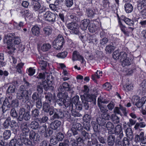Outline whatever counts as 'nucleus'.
<instances>
[{"label": "nucleus", "instance_id": "1", "mask_svg": "<svg viewBox=\"0 0 146 146\" xmlns=\"http://www.w3.org/2000/svg\"><path fill=\"white\" fill-rule=\"evenodd\" d=\"M4 40L8 45L7 48L10 49L12 52H13L15 49L14 45L12 43V40L13 41L14 43L15 44H19L21 41L19 37L18 36H15L14 33L8 34L5 36Z\"/></svg>", "mask_w": 146, "mask_h": 146}, {"label": "nucleus", "instance_id": "2", "mask_svg": "<svg viewBox=\"0 0 146 146\" xmlns=\"http://www.w3.org/2000/svg\"><path fill=\"white\" fill-rule=\"evenodd\" d=\"M17 98L23 103H25L29 99V91L21 86L16 94Z\"/></svg>", "mask_w": 146, "mask_h": 146}, {"label": "nucleus", "instance_id": "3", "mask_svg": "<svg viewBox=\"0 0 146 146\" xmlns=\"http://www.w3.org/2000/svg\"><path fill=\"white\" fill-rule=\"evenodd\" d=\"M64 42L63 37L61 35H59L55 39L52 43V46L55 49H61Z\"/></svg>", "mask_w": 146, "mask_h": 146}, {"label": "nucleus", "instance_id": "4", "mask_svg": "<svg viewBox=\"0 0 146 146\" xmlns=\"http://www.w3.org/2000/svg\"><path fill=\"white\" fill-rule=\"evenodd\" d=\"M22 133L21 134V137L22 138H28L30 130L27 122L22 123L21 126Z\"/></svg>", "mask_w": 146, "mask_h": 146}, {"label": "nucleus", "instance_id": "5", "mask_svg": "<svg viewBox=\"0 0 146 146\" xmlns=\"http://www.w3.org/2000/svg\"><path fill=\"white\" fill-rule=\"evenodd\" d=\"M132 101L135 102V105L138 108H140L144 106V104H146V97H142L141 99H137V97H135L132 100Z\"/></svg>", "mask_w": 146, "mask_h": 146}, {"label": "nucleus", "instance_id": "6", "mask_svg": "<svg viewBox=\"0 0 146 146\" xmlns=\"http://www.w3.org/2000/svg\"><path fill=\"white\" fill-rule=\"evenodd\" d=\"M119 27L121 31L125 35L127 36H129L130 33L133 31L134 28L131 27H126L121 23L120 24Z\"/></svg>", "mask_w": 146, "mask_h": 146}, {"label": "nucleus", "instance_id": "7", "mask_svg": "<svg viewBox=\"0 0 146 146\" xmlns=\"http://www.w3.org/2000/svg\"><path fill=\"white\" fill-rule=\"evenodd\" d=\"M68 28L72 30V32L74 34H77L79 32V26L75 23H71L68 25Z\"/></svg>", "mask_w": 146, "mask_h": 146}, {"label": "nucleus", "instance_id": "8", "mask_svg": "<svg viewBox=\"0 0 146 146\" xmlns=\"http://www.w3.org/2000/svg\"><path fill=\"white\" fill-rule=\"evenodd\" d=\"M44 16L46 21L50 22H54L56 18L55 15L50 12H46Z\"/></svg>", "mask_w": 146, "mask_h": 146}, {"label": "nucleus", "instance_id": "9", "mask_svg": "<svg viewBox=\"0 0 146 146\" xmlns=\"http://www.w3.org/2000/svg\"><path fill=\"white\" fill-rule=\"evenodd\" d=\"M83 96L85 97V100L86 101L88 102H92L94 104H96V97L94 95L84 94L83 95L80 96V98Z\"/></svg>", "mask_w": 146, "mask_h": 146}, {"label": "nucleus", "instance_id": "10", "mask_svg": "<svg viewBox=\"0 0 146 146\" xmlns=\"http://www.w3.org/2000/svg\"><path fill=\"white\" fill-rule=\"evenodd\" d=\"M58 90L59 92H62L65 90L70 91L71 90V88L68 83L64 82L63 83L62 86H60Z\"/></svg>", "mask_w": 146, "mask_h": 146}, {"label": "nucleus", "instance_id": "11", "mask_svg": "<svg viewBox=\"0 0 146 146\" xmlns=\"http://www.w3.org/2000/svg\"><path fill=\"white\" fill-rule=\"evenodd\" d=\"M20 138H18L17 141L18 142V144L20 145L22 144L23 142L26 145H32V142L30 140L27 139V138H22L21 137V134L19 136Z\"/></svg>", "mask_w": 146, "mask_h": 146}, {"label": "nucleus", "instance_id": "12", "mask_svg": "<svg viewBox=\"0 0 146 146\" xmlns=\"http://www.w3.org/2000/svg\"><path fill=\"white\" fill-rule=\"evenodd\" d=\"M29 137L30 139L33 140L34 141H38L40 140V136L38 133L33 131L30 132Z\"/></svg>", "mask_w": 146, "mask_h": 146}, {"label": "nucleus", "instance_id": "13", "mask_svg": "<svg viewBox=\"0 0 146 146\" xmlns=\"http://www.w3.org/2000/svg\"><path fill=\"white\" fill-rule=\"evenodd\" d=\"M90 23V20L88 19H85L82 21L80 25L81 29L83 30H86Z\"/></svg>", "mask_w": 146, "mask_h": 146}, {"label": "nucleus", "instance_id": "14", "mask_svg": "<svg viewBox=\"0 0 146 146\" xmlns=\"http://www.w3.org/2000/svg\"><path fill=\"white\" fill-rule=\"evenodd\" d=\"M54 114L52 116L54 119H59L62 118L64 117V114L60 109H55Z\"/></svg>", "mask_w": 146, "mask_h": 146}, {"label": "nucleus", "instance_id": "15", "mask_svg": "<svg viewBox=\"0 0 146 146\" xmlns=\"http://www.w3.org/2000/svg\"><path fill=\"white\" fill-rule=\"evenodd\" d=\"M10 127L13 132L15 134L17 133L19 129V125L14 120L11 121Z\"/></svg>", "mask_w": 146, "mask_h": 146}, {"label": "nucleus", "instance_id": "16", "mask_svg": "<svg viewBox=\"0 0 146 146\" xmlns=\"http://www.w3.org/2000/svg\"><path fill=\"white\" fill-rule=\"evenodd\" d=\"M61 122L58 120H55L52 122L50 125V127L53 130H56L61 125Z\"/></svg>", "mask_w": 146, "mask_h": 146}, {"label": "nucleus", "instance_id": "17", "mask_svg": "<svg viewBox=\"0 0 146 146\" xmlns=\"http://www.w3.org/2000/svg\"><path fill=\"white\" fill-rule=\"evenodd\" d=\"M10 106L9 101L8 99H6L3 102L2 108L3 112L9 110Z\"/></svg>", "mask_w": 146, "mask_h": 146}, {"label": "nucleus", "instance_id": "18", "mask_svg": "<svg viewBox=\"0 0 146 146\" xmlns=\"http://www.w3.org/2000/svg\"><path fill=\"white\" fill-rule=\"evenodd\" d=\"M51 48V45L49 43L43 44L40 47V50L44 52L48 51Z\"/></svg>", "mask_w": 146, "mask_h": 146}, {"label": "nucleus", "instance_id": "19", "mask_svg": "<svg viewBox=\"0 0 146 146\" xmlns=\"http://www.w3.org/2000/svg\"><path fill=\"white\" fill-rule=\"evenodd\" d=\"M83 57L80 55L79 53L77 51H74L72 54V60L75 61L77 60H83Z\"/></svg>", "mask_w": 146, "mask_h": 146}, {"label": "nucleus", "instance_id": "20", "mask_svg": "<svg viewBox=\"0 0 146 146\" xmlns=\"http://www.w3.org/2000/svg\"><path fill=\"white\" fill-rule=\"evenodd\" d=\"M115 136L114 135H109L107 138L108 145L109 146H113L115 142Z\"/></svg>", "mask_w": 146, "mask_h": 146}, {"label": "nucleus", "instance_id": "21", "mask_svg": "<svg viewBox=\"0 0 146 146\" xmlns=\"http://www.w3.org/2000/svg\"><path fill=\"white\" fill-rule=\"evenodd\" d=\"M44 59V57L41 56L40 58H39L38 62L41 69L43 70L45 69L47 65L46 62L45 61Z\"/></svg>", "mask_w": 146, "mask_h": 146}, {"label": "nucleus", "instance_id": "22", "mask_svg": "<svg viewBox=\"0 0 146 146\" xmlns=\"http://www.w3.org/2000/svg\"><path fill=\"white\" fill-rule=\"evenodd\" d=\"M106 127L109 131L108 133L110 134H113V132L112 131V129L114 128V126L112 123L110 122H107L106 125Z\"/></svg>", "mask_w": 146, "mask_h": 146}, {"label": "nucleus", "instance_id": "23", "mask_svg": "<svg viewBox=\"0 0 146 146\" xmlns=\"http://www.w3.org/2000/svg\"><path fill=\"white\" fill-rule=\"evenodd\" d=\"M125 10L127 13H129L132 12L133 9V6L132 4L129 3H127L124 6Z\"/></svg>", "mask_w": 146, "mask_h": 146}, {"label": "nucleus", "instance_id": "24", "mask_svg": "<svg viewBox=\"0 0 146 146\" xmlns=\"http://www.w3.org/2000/svg\"><path fill=\"white\" fill-rule=\"evenodd\" d=\"M96 122L99 125H104L106 123V120L102 117L98 116L96 119Z\"/></svg>", "mask_w": 146, "mask_h": 146}, {"label": "nucleus", "instance_id": "25", "mask_svg": "<svg viewBox=\"0 0 146 146\" xmlns=\"http://www.w3.org/2000/svg\"><path fill=\"white\" fill-rule=\"evenodd\" d=\"M125 132L127 138H129L130 140H132L133 139V135L132 131L131 128H127Z\"/></svg>", "mask_w": 146, "mask_h": 146}, {"label": "nucleus", "instance_id": "26", "mask_svg": "<svg viewBox=\"0 0 146 146\" xmlns=\"http://www.w3.org/2000/svg\"><path fill=\"white\" fill-rule=\"evenodd\" d=\"M33 34L35 36H38L40 34V29L37 26H35L31 29Z\"/></svg>", "mask_w": 146, "mask_h": 146}, {"label": "nucleus", "instance_id": "27", "mask_svg": "<svg viewBox=\"0 0 146 146\" xmlns=\"http://www.w3.org/2000/svg\"><path fill=\"white\" fill-rule=\"evenodd\" d=\"M66 108L69 107V109H73V103H72L70 100L68 99L65 100L64 99V104Z\"/></svg>", "mask_w": 146, "mask_h": 146}, {"label": "nucleus", "instance_id": "28", "mask_svg": "<svg viewBox=\"0 0 146 146\" xmlns=\"http://www.w3.org/2000/svg\"><path fill=\"white\" fill-rule=\"evenodd\" d=\"M30 126L32 129L36 130L38 128L39 124L37 121H33L31 122Z\"/></svg>", "mask_w": 146, "mask_h": 146}, {"label": "nucleus", "instance_id": "29", "mask_svg": "<svg viewBox=\"0 0 146 146\" xmlns=\"http://www.w3.org/2000/svg\"><path fill=\"white\" fill-rule=\"evenodd\" d=\"M98 29V27L93 23H91L88 27L89 31L92 33H95L97 31Z\"/></svg>", "mask_w": 146, "mask_h": 146}, {"label": "nucleus", "instance_id": "30", "mask_svg": "<svg viewBox=\"0 0 146 146\" xmlns=\"http://www.w3.org/2000/svg\"><path fill=\"white\" fill-rule=\"evenodd\" d=\"M122 61L121 65L123 67L129 65L131 64V60L128 57H127L126 59L123 60Z\"/></svg>", "mask_w": 146, "mask_h": 146}, {"label": "nucleus", "instance_id": "31", "mask_svg": "<svg viewBox=\"0 0 146 146\" xmlns=\"http://www.w3.org/2000/svg\"><path fill=\"white\" fill-rule=\"evenodd\" d=\"M39 110L37 109H35L32 111V115L34 119H36L38 118L39 115Z\"/></svg>", "mask_w": 146, "mask_h": 146}, {"label": "nucleus", "instance_id": "32", "mask_svg": "<svg viewBox=\"0 0 146 146\" xmlns=\"http://www.w3.org/2000/svg\"><path fill=\"white\" fill-rule=\"evenodd\" d=\"M95 10L91 9H88L86 10V13L89 17H93L95 14Z\"/></svg>", "mask_w": 146, "mask_h": 146}, {"label": "nucleus", "instance_id": "33", "mask_svg": "<svg viewBox=\"0 0 146 146\" xmlns=\"http://www.w3.org/2000/svg\"><path fill=\"white\" fill-rule=\"evenodd\" d=\"M52 29L50 27H46L43 29L44 34L46 35H50L52 32Z\"/></svg>", "mask_w": 146, "mask_h": 146}, {"label": "nucleus", "instance_id": "34", "mask_svg": "<svg viewBox=\"0 0 146 146\" xmlns=\"http://www.w3.org/2000/svg\"><path fill=\"white\" fill-rule=\"evenodd\" d=\"M51 108L48 102H45L43 104V109L45 112L47 113L48 112Z\"/></svg>", "mask_w": 146, "mask_h": 146}, {"label": "nucleus", "instance_id": "35", "mask_svg": "<svg viewBox=\"0 0 146 146\" xmlns=\"http://www.w3.org/2000/svg\"><path fill=\"white\" fill-rule=\"evenodd\" d=\"M38 131L40 133H43L46 129L47 126L45 124H40L39 127Z\"/></svg>", "mask_w": 146, "mask_h": 146}, {"label": "nucleus", "instance_id": "36", "mask_svg": "<svg viewBox=\"0 0 146 146\" xmlns=\"http://www.w3.org/2000/svg\"><path fill=\"white\" fill-rule=\"evenodd\" d=\"M73 129H75L78 130H81L82 128V127L81 125L79 123H74L72 125V127Z\"/></svg>", "mask_w": 146, "mask_h": 146}, {"label": "nucleus", "instance_id": "37", "mask_svg": "<svg viewBox=\"0 0 146 146\" xmlns=\"http://www.w3.org/2000/svg\"><path fill=\"white\" fill-rule=\"evenodd\" d=\"M146 124L144 122H140L137 123L135 125L134 128L137 129L139 128H143L145 127Z\"/></svg>", "mask_w": 146, "mask_h": 146}, {"label": "nucleus", "instance_id": "38", "mask_svg": "<svg viewBox=\"0 0 146 146\" xmlns=\"http://www.w3.org/2000/svg\"><path fill=\"white\" fill-rule=\"evenodd\" d=\"M43 83L39 82L38 84L36 86V90L39 93H41L43 92Z\"/></svg>", "mask_w": 146, "mask_h": 146}, {"label": "nucleus", "instance_id": "39", "mask_svg": "<svg viewBox=\"0 0 146 146\" xmlns=\"http://www.w3.org/2000/svg\"><path fill=\"white\" fill-rule=\"evenodd\" d=\"M115 134V135H116L115 138L116 142L118 143L121 142V139L123 137V132Z\"/></svg>", "mask_w": 146, "mask_h": 146}, {"label": "nucleus", "instance_id": "40", "mask_svg": "<svg viewBox=\"0 0 146 146\" xmlns=\"http://www.w3.org/2000/svg\"><path fill=\"white\" fill-rule=\"evenodd\" d=\"M6 63L4 61V55L3 53L0 54V67H3L5 66Z\"/></svg>", "mask_w": 146, "mask_h": 146}, {"label": "nucleus", "instance_id": "41", "mask_svg": "<svg viewBox=\"0 0 146 146\" xmlns=\"http://www.w3.org/2000/svg\"><path fill=\"white\" fill-rule=\"evenodd\" d=\"M13 25L15 29L19 30L24 26V23L22 22H20L19 23L15 22Z\"/></svg>", "mask_w": 146, "mask_h": 146}, {"label": "nucleus", "instance_id": "42", "mask_svg": "<svg viewBox=\"0 0 146 146\" xmlns=\"http://www.w3.org/2000/svg\"><path fill=\"white\" fill-rule=\"evenodd\" d=\"M44 133L45 137H49L52 134L53 131L50 128H48Z\"/></svg>", "mask_w": 146, "mask_h": 146}, {"label": "nucleus", "instance_id": "43", "mask_svg": "<svg viewBox=\"0 0 146 146\" xmlns=\"http://www.w3.org/2000/svg\"><path fill=\"white\" fill-rule=\"evenodd\" d=\"M81 98L83 103V108L85 110H88L89 107L88 102L85 100V97L84 96H82Z\"/></svg>", "mask_w": 146, "mask_h": 146}, {"label": "nucleus", "instance_id": "44", "mask_svg": "<svg viewBox=\"0 0 146 146\" xmlns=\"http://www.w3.org/2000/svg\"><path fill=\"white\" fill-rule=\"evenodd\" d=\"M110 119L115 123H117L119 121V118L115 114H112L111 116Z\"/></svg>", "mask_w": 146, "mask_h": 146}, {"label": "nucleus", "instance_id": "45", "mask_svg": "<svg viewBox=\"0 0 146 146\" xmlns=\"http://www.w3.org/2000/svg\"><path fill=\"white\" fill-rule=\"evenodd\" d=\"M11 121V118L10 117H8L5 121L3 123V126L5 128H8L10 125Z\"/></svg>", "mask_w": 146, "mask_h": 146}, {"label": "nucleus", "instance_id": "46", "mask_svg": "<svg viewBox=\"0 0 146 146\" xmlns=\"http://www.w3.org/2000/svg\"><path fill=\"white\" fill-rule=\"evenodd\" d=\"M11 132L9 130H6L3 133V137L5 139H9L11 135Z\"/></svg>", "mask_w": 146, "mask_h": 146}, {"label": "nucleus", "instance_id": "47", "mask_svg": "<svg viewBox=\"0 0 146 146\" xmlns=\"http://www.w3.org/2000/svg\"><path fill=\"white\" fill-rule=\"evenodd\" d=\"M15 86L12 84L8 87L7 90V92L8 93H14L15 92Z\"/></svg>", "mask_w": 146, "mask_h": 146}, {"label": "nucleus", "instance_id": "48", "mask_svg": "<svg viewBox=\"0 0 146 146\" xmlns=\"http://www.w3.org/2000/svg\"><path fill=\"white\" fill-rule=\"evenodd\" d=\"M129 138L127 137H124L122 141V144L123 146H129L130 143Z\"/></svg>", "mask_w": 146, "mask_h": 146}, {"label": "nucleus", "instance_id": "49", "mask_svg": "<svg viewBox=\"0 0 146 146\" xmlns=\"http://www.w3.org/2000/svg\"><path fill=\"white\" fill-rule=\"evenodd\" d=\"M10 115L13 118H17V113L14 108L11 109L10 112Z\"/></svg>", "mask_w": 146, "mask_h": 146}, {"label": "nucleus", "instance_id": "50", "mask_svg": "<svg viewBox=\"0 0 146 146\" xmlns=\"http://www.w3.org/2000/svg\"><path fill=\"white\" fill-rule=\"evenodd\" d=\"M70 110L71 111V113L73 116L78 117H80L82 116V115L78 111L75 110L73 107V109H71Z\"/></svg>", "mask_w": 146, "mask_h": 146}, {"label": "nucleus", "instance_id": "51", "mask_svg": "<svg viewBox=\"0 0 146 146\" xmlns=\"http://www.w3.org/2000/svg\"><path fill=\"white\" fill-rule=\"evenodd\" d=\"M115 47L110 45H109L106 46V50L108 53H110L113 51L115 49Z\"/></svg>", "mask_w": 146, "mask_h": 146}, {"label": "nucleus", "instance_id": "52", "mask_svg": "<svg viewBox=\"0 0 146 146\" xmlns=\"http://www.w3.org/2000/svg\"><path fill=\"white\" fill-rule=\"evenodd\" d=\"M45 98L46 99V100L49 103H50L52 99V95L50 93H48L45 94Z\"/></svg>", "mask_w": 146, "mask_h": 146}, {"label": "nucleus", "instance_id": "53", "mask_svg": "<svg viewBox=\"0 0 146 146\" xmlns=\"http://www.w3.org/2000/svg\"><path fill=\"white\" fill-rule=\"evenodd\" d=\"M32 99L34 102L37 101L41 99L39 97L38 94L36 92L34 93L32 95Z\"/></svg>", "mask_w": 146, "mask_h": 146}, {"label": "nucleus", "instance_id": "54", "mask_svg": "<svg viewBox=\"0 0 146 146\" xmlns=\"http://www.w3.org/2000/svg\"><path fill=\"white\" fill-rule=\"evenodd\" d=\"M114 132L115 134L123 132L122 131L121 127L120 125H118L116 126Z\"/></svg>", "mask_w": 146, "mask_h": 146}, {"label": "nucleus", "instance_id": "55", "mask_svg": "<svg viewBox=\"0 0 146 146\" xmlns=\"http://www.w3.org/2000/svg\"><path fill=\"white\" fill-rule=\"evenodd\" d=\"M103 87L104 89L109 91L111 89L112 86L109 83L107 82L103 85Z\"/></svg>", "mask_w": 146, "mask_h": 146}, {"label": "nucleus", "instance_id": "56", "mask_svg": "<svg viewBox=\"0 0 146 146\" xmlns=\"http://www.w3.org/2000/svg\"><path fill=\"white\" fill-rule=\"evenodd\" d=\"M83 126L84 128L87 130L89 131L90 130V124L89 121H86L84 122Z\"/></svg>", "mask_w": 146, "mask_h": 146}, {"label": "nucleus", "instance_id": "57", "mask_svg": "<svg viewBox=\"0 0 146 146\" xmlns=\"http://www.w3.org/2000/svg\"><path fill=\"white\" fill-rule=\"evenodd\" d=\"M118 51H115L113 53V58L115 60L118 59L120 58L121 52L119 53Z\"/></svg>", "mask_w": 146, "mask_h": 146}, {"label": "nucleus", "instance_id": "58", "mask_svg": "<svg viewBox=\"0 0 146 146\" xmlns=\"http://www.w3.org/2000/svg\"><path fill=\"white\" fill-rule=\"evenodd\" d=\"M68 52L66 51H64L61 53H60L58 54L57 56L60 58H64L67 56Z\"/></svg>", "mask_w": 146, "mask_h": 146}, {"label": "nucleus", "instance_id": "59", "mask_svg": "<svg viewBox=\"0 0 146 146\" xmlns=\"http://www.w3.org/2000/svg\"><path fill=\"white\" fill-rule=\"evenodd\" d=\"M91 110L89 111V113H88L86 114L84 117V119H86L87 121H90L91 118Z\"/></svg>", "mask_w": 146, "mask_h": 146}, {"label": "nucleus", "instance_id": "60", "mask_svg": "<svg viewBox=\"0 0 146 146\" xmlns=\"http://www.w3.org/2000/svg\"><path fill=\"white\" fill-rule=\"evenodd\" d=\"M123 21L127 24L129 26L133 25L134 24L133 21L128 18H125Z\"/></svg>", "mask_w": 146, "mask_h": 146}, {"label": "nucleus", "instance_id": "61", "mask_svg": "<svg viewBox=\"0 0 146 146\" xmlns=\"http://www.w3.org/2000/svg\"><path fill=\"white\" fill-rule=\"evenodd\" d=\"M81 137L83 139L89 138V134L85 130H82L81 131Z\"/></svg>", "mask_w": 146, "mask_h": 146}, {"label": "nucleus", "instance_id": "62", "mask_svg": "<svg viewBox=\"0 0 146 146\" xmlns=\"http://www.w3.org/2000/svg\"><path fill=\"white\" fill-rule=\"evenodd\" d=\"M40 3L38 2H36L34 4L33 9L35 11H37L40 9Z\"/></svg>", "mask_w": 146, "mask_h": 146}, {"label": "nucleus", "instance_id": "63", "mask_svg": "<svg viewBox=\"0 0 146 146\" xmlns=\"http://www.w3.org/2000/svg\"><path fill=\"white\" fill-rule=\"evenodd\" d=\"M69 142L68 140H65L63 142L60 143L58 146H69Z\"/></svg>", "mask_w": 146, "mask_h": 146}, {"label": "nucleus", "instance_id": "64", "mask_svg": "<svg viewBox=\"0 0 146 146\" xmlns=\"http://www.w3.org/2000/svg\"><path fill=\"white\" fill-rule=\"evenodd\" d=\"M19 105V102L18 100H13L11 103V105L14 107H18Z\"/></svg>", "mask_w": 146, "mask_h": 146}]
</instances>
